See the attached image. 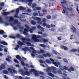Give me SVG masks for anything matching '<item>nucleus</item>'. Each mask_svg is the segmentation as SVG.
<instances>
[{
    "mask_svg": "<svg viewBox=\"0 0 79 79\" xmlns=\"http://www.w3.org/2000/svg\"><path fill=\"white\" fill-rule=\"evenodd\" d=\"M71 30H72V31L73 33H76V32L77 31L76 30V28L73 26L72 25L71 26Z\"/></svg>",
    "mask_w": 79,
    "mask_h": 79,
    "instance_id": "2",
    "label": "nucleus"
},
{
    "mask_svg": "<svg viewBox=\"0 0 79 79\" xmlns=\"http://www.w3.org/2000/svg\"><path fill=\"white\" fill-rule=\"evenodd\" d=\"M33 40H35V42H37L39 41V40L37 39H35Z\"/></svg>",
    "mask_w": 79,
    "mask_h": 79,
    "instance_id": "42",
    "label": "nucleus"
},
{
    "mask_svg": "<svg viewBox=\"0 0 79 79\" xmlns=\"http://www.w3.org/2000/svg\"><path fill=\"white\" fill-rule=\"evenodd\" d=\"M41 8L40 7H36V10H37V11H40V10H41Z\"/></svg>",
    "mask_w": 79,
    "mask_h": 79,
    "instance_id": "30",
    "label": "nucleus"
},
{
    "mask_svg": "<svg viewBox=\"0 0 79 79\" xmlns=\"http://www.w3.org/2000/svg\"><path fill=\"white\" fill-rule=\"evenodd\" d=\"M58 73L59 74H62V73H61V71L60 70H58Z\"/></svg>",
    "mask_w": 79,
    "mask_h": 79,
    "instance_id": "60",
    "label": "nucleus"
},
{
    "mask_svg": "<svg viewBox=\"0 0 79 79\" xmlns=\"http://www.w3.org/2000/svg\"><path fill=\"white\" fill-rule=\"evenodd\" d=\"M38 13H33V15L34 16H38Z\"/></svg>",
    "mask_w": 79,
    "mask_h": 79,
    "instance_id": "37",
    "label": "nucleus"
},
{
    "mask_svg": "<svg viewBox=\"0 0 79 79\" xmlns=\"http://www.w3.org/2000/svg\"><path fill=\"white\" fill-rule=\"evenodd\" d=\"M48 19H51V16L50 15H48L46 17Z\"/></svg>",
    "mask_w": 79,
    "mask_h": 79,
    "instance_id": "44",
    "label": "nucleus"
},
{
    "mask_svg": "<svg viewBox=\"0 0 79 79\" xmlns=\"http://www.w3.org/2000/svg\"><path fill=\"white\" fill-rule=\"evenodd\" d=\"M64 61L65 63H68V61L67 60V59H64Z\"/></svg>",
    "mask_w": 79,
    "mask_h": 79,
    "instance_id": "43",
    "label": "nucleus"
},
{
    "mask_svg": "<svg viewBox=\"0 0 79 79\" xmlns=\"http://www.w3.org/2000/svg\"><path fill=\"white\" fill-rule=\"evenodd\" d=\"M9 21L10 22H12L14 20V18H13V17H9Z\"/></svg>",
    "mask_w": 79,
    "mask_h": 79,
    "instance_id": "13",
    "label": "nucleus"
},
{
    "mask_svg": "<svg viewBox=\"0 0 79 79\" xmlns=\"http://www.w3.org/2000/svg\"><path fill=\"white\" fill-rule=\"evenodd\" d=\"M25 75H26V76H30V73L27 71L25 72Z\"/></svg>",
    "mask_w": 79,
    "mask_h": 79,
    "instance_id": "23",
    "label": "nucleus"
},
{
    "mask_svg": "<svg viewBox=\"0 0 79 79\" xmlns=\"http://www.w3.org/2000/svg\"><path fill=\"white\" fill-rule=\"evenodd\" d=\"M1 44H2L3 45H8V43L5 41H1L0 42Z\"/></svg>",
    "mask_w": 79,
    "mask_h": 79,
    "instance_id": "9",
    "label": "nucleus"
},
{
    "mask_svg": "<svg viewBox=\"0 0 79 79\" xmlns=\"http://www.w3.org/2000/svg\"><path fill=\"white\" fill-rule=\"evenodd\" d=\"M39 62L42 64L44 63V61L42 60H39Z\"/></svg>",
    "mask_w": 79,
    "mask_h": 79,
    "instance_id": "63",
    "label": "nucleus"
},
{
    "mask_svg": "<svg viewBox=\"0 0 79 79\" xmlns=\"http://www.w3.org/2000/svg\"><path fill=\"white\" fill-rule=\"evenodd\" d=\"M26 2H32V0H26Z\"/></svg>",
    "mask_w": 79,
    "mask_h": 79,
    "instance_id": "45",
    "label": "nucleus"
},
{
    "mask_svg": "<svg viewBox=\"0 0 79 79\" xmlns=\"http://www.w3.org/2000/svg\"><path fill=\"white\" fill-rule=\"evenodd\" d=\"M16 58L17 60H19L20 61H23V59L22 58H21V56L19 55H17L16 56Z\"/></svg>",
    "mask_w": 79,
    "mask_h": 79,
    "instance_id": "4",
    "label": "nucleus"
},
{
    "mask_svg": "<svg viewBox=\"0 0 79 79\" xmlns=\"http://www.w3.org/2000/svg\"><path fill=\"white\" fill-rule=\"evenodd\" d=\"M42 23H46L47 22V19L45 18H43L42 20Z\"/></svg>",
    "mask_w": 79,
    "mask_h": 79,
    "instance_id": "22",
    "label": "nucleus"
},
{
    "mask_svg": "<svg viewBox=\"0 0 79 79\" xmlns=\"http://www.w3.org/2000/svg\"><path fill=\"white\" fill-rule=\"evenodd\" d=\"M41 40L42 42H44L45 43L48 42V40H45L44 39H41Z\"/></svg>",
    "mask_w": 79,
    "mask_h": 79,
    "instance_id": "12",
    "label": "nucleus"
},
{
    "mask_svg": "<svg viewBox=\"0 0 79 79\" xmlns=\"http://www.w3.org/2000/svg\"><path fill=\"white\" fill-rule=\"evenodd\" d=\"M32 10H31V9H28L27 10V11L28 13H31Z\"/></svg>",
    "mask_w": 79,
    "mask_h": 79,
    "instance_id": "56",
    "label": "nucleus"
},
{
    "mask_svg": "<svg viewBox=\"0 0 79 79\" xmlns=\"http://www.w3.org/2000/svg\"><path fill=\"white\" fill-rule=\"evenodd\" d=\"M17 15V14L15 15V16H14V17L15 18H20V17L18 16Z\"/></svg>",
    "mask_w": 79,
    "mask_h": 79,
    "instance_id": "48",
    "label": "nucleus"
},
{
    "mask_svg": "<svg viewBox=\"0 0 79 79\" xmlns=\"http://www.w3.org/2000/svg\"><path fill=\"white\" fill-rule=\"evenodd\" d=\"M74 71V69L73 67L71 66L70 67V69H69V71L70 72H71V71Z\"/></svg>",
    "mask_w": 79,
    "mask_h": 79,
    "instance_id": "11",
    "label": "nucleus"
},
{
    "mask_svg": "<svg viewBox=\"0 0 79 79\" xmlns=\"http://www.w3.org/2000/svg\"><path fill=\"white\" fill-rule=\"evenodd\" d=\"M3 34H5V33L3 30H1L0 31V34H1V35H3Z\"/></svg>",
    "mask_w": 79,
    "mask_h": 79,
    "instance_id": "28",
    "label": "nucleus"
},
{
    "mask_svg": "<svg viewBox=\"0 0 79 79\" xmlns=\"http://www.w3.org/2000/svg\"><path fill=\"white\" fill-rule=\"evenodd\" d=\"M5 65L3 64H1L0 67V70H2L3 69H5Z\"/></svg>",
    "mask_w": 79,
    "mask_h": 79,
    "instance_id": "7",
    "label": "nucleus"
},
{
    "mask_svg": "<svg viewBox=\"0 0 79 79\" xmlns=\"http://www.w3.org/2000/svg\"><path fill=\"white\" fill-rule=\"evenodd\" d=\"M61 48L62 49H64L65 51H67L68 50V48L66 46H64L63 45L61 46Z\"/></svg>",
    "mask_w": 79,
    "mask_h": 79,
    "instance_id": "6",
    "label": "nucleus"
},
{
    "mask_svg": "<svg viewBox=\"0 0 79 79\" xmlns=\"http://www.w3.org/2000/svg\"><path fill=\"white\" fill-rule=\"evenodd\" d=\"M21 63L22 66H26V64H25L24 62H23L22 61H21Z\"/></svg>",
    "mask_w": 79,
    "mask_h": 79,
    "instance_id": "39",
    "label": "nucleus"
},
{
    "mask_svg": "<svg viewBox=\"0 0 79 79\" xmlns=\"http://www.w3.org/2000/svg\"><path fill=\"white\" fill-rule=\"evenodd\" d=\"M71 51L72 52H77V50L74 48H73L71 50Z\"/></svg>",
    "mask_w": 79,
    "mask_h": 79,
    "instance_id": "31",
    "label": "nucleus"
},
{
    "mask_svg": "<svg viewBox=\"0 0 79 79\" xmlns=\"http://www.w3.org/2000/svg\"><path fill=\"white\" fill-rule=\"evenodd\" d=\"M35 76H39V74L38 73H35Z\"/></svg>",
    "mask_w": 79,
    "mask_h": 79,
    "instance_id": "51",
    "label": "nucleus"
},
{
    "mask_svg": "<svg viewBox=\"0 0 79 79\" xmlns=\"http://www.w3.org/2000/svg\"><path fill=\"white\" fill-rule=\"evenodd\" d=\"M25 27H26L27 28V29H30V27H29V26H28V25H25Z\"/></svg>",
    "mask_w": 79,
    "mask_h": 79,
    "instance_id": "46",
    "label": "nucleus"
},
{
    "mask_svg": "<svg viewBox=\"0 0 79 79\" xmlns=\"http://www.w3.org/2000/svg\"><path fill=\"white\" fill-rule=\"evenodd\" d=\"M4 5H5V2H1L0 4V6H4Z\"/></svg>",
    "mask_w": 79,
    "mask_h": 79,
    "instance_id": "36",
    "label": "nucleus"
},
{
    "mask_svg": "<svg viewBox=\"0 0 79 79\" xmlns=\"http://www.w3.org/2000/svg\"><path fill=\"white\" fill-rule=\"evenodd\" d=\"M45 53V51L43 49H40V51L39 52V53Z\"/></svg>",
    "mask_w": 79,
    "mask_h": 79,
    "instance_id": "21",
    "label": "nucleus"
},
{
    "mask_svg": "<svg viewBox=\"0 0 79 79\" xmlns=\"http://www.w3.org/2000/svg\"><path fill=\"white\" fill-rule=\"evenodd\" d=\"M16 36L17 38H19V39H20V38L22 37L21 35L19 34H17L16 35Z\"/></svg>",
    "mask_w": 79,
    "mask_h": 79,
    "instance_id": "24",
    "label": "nucleus"
},
{
    "mask_svg": "<svg viewBox=\"0 0 79 79\" xmlns=\"http://www.w3.org/2000/svg\"><path fill=\"white\" fill-rule=\"evenodd\" d=\"M14 61L15 63H17V64H19V62L16 59H14Z\"/></svg>",
    "mask_w": 79,
    "mask_h": 79,
    "instance_id": "35",
    "label": "nucleus"
},
{
    "mask_svg": "<svg viewBox=\"0 0 79 79\" xmlns=\"http://www.w3.org/2000/svg\"><path fill=\"white\" fill-rule=\"evenodd\" d=\"M51 31L52 32H55V29L53 28H51Z\"/></svg>",
    "mask_w": 79,
    "mask_h": 79,
    "instance_id": "59",
    "label": "nucleus"
},
{
    "mask_svg": "<svg viewBox=\"0 0 79 79\" xmlns=\"http://www.w3.org/2000/svg\"><path fill=\"white\" fill-rule=\"evenodd\" d=\"M28 29L27 28H25L24 29V31L26 32H28Z\"/></svg>",
    "mask_w": 79,
    "mask_h": 79,
    "instance_id": "53",
    "label": "nucleus"
},
{
    "mask_svg": "<svg viewBox=\"0 0 79 79\" xmlns=\"http://www.w3.org/2000/svg\"><path fill=\"white\" fill-rule=\"evenodd\" d=\"M44 14H42V13H40L39 15V16H40L41 17H43L44 16Z\"/></svg>",
    "mask_w": 79,
    "mask_h": 79,
    "instance_id": "49",
    "label": "nucleus"
},
{
    "mask_svg": "<svg viewBox=\"0 0 79 79\" xmlns=\"http://www.w3.org/2000/svg\"><path fill=\"white\" fill-rule=\"evenodd\" d=\"M31 72H33V73H36V72H37V71H36V70L34 69H31Z\"/></svg>",
    "mask_w": 79,
    "mask_h": 79,
    "instance_id": "25",
    "label": "nucleus"
},
{
    "mask_svg": "<svg viewBox=\"0 0 79 79\" xmlns=\"http://www.w3.org/2000/svg\"><path fill=\"white\" fill-rule=\"evenodd\" d=\"M42 26L43 27H45L46 26V28H49V29H50L51 27L50 25L47 24L46 23H43L42 24Z\"/></svg>",
    "mask_w": 79,
    "mask_h": 79,
    "instance_id": "3",
    "label": "nucleus"
},
{
    "mask_svg": "<svg viewBox=\"0 0 79 79\" xmlns=\"http://www.w3.org/2000/svg\"><path fill=\"white\" fill-rule=\"evenodd\" d=\"M30 33H33V32H34V30H33V29H32L30 28Z\"/></svg>",
    "mask_w": 79,
    "mask_h": 79,
    "instance_id": "40",
    "label": "nucleus"
},
{
    "mask_svg": "<svg viewBox=\"0 0 79 79\" xmlns=\"http://www.w3.org/2000/svg\"><path fill=\"white\" fill-rule=\"evenodd\" d=\"M3 73L5 74H8V72L6 70H5L3 71Z\"/></svg>",
    "mask_w": 79,
    "mask_h": 79,
    "instance_id": "33",
    "label": "nucleus"
},
{
    "mask_svg": "<svg viewBox=\"0 0 79 79\" xmlns=\"http://www.w3.org/2000/svg\"><path fill=\"white\" fill-rule=\"evenodd\" d=\"M48 75H49L50 76H51V77H55V75L51 73H48Z\"/></svg>",
    "mask_w": 79,
    "mask_h": 79,
    "instance_id": "19",
    "label": "nucleus"
},
{
    "mask_svg": "<svg viewBox=\"0 0 79 79\" xmlns=\"http://www.w3.org/2000/svg\"><path fill=\"white\" fill-rule=\"evenodd\" d=\"M38 29H42V31H44V28L43 27H42L40 26V25H38L37 27Z\"/></svg>",
    "mask_w": 79,
    "mask_h": 79,
    "instance_id": "17",
    "label": "nucleus"
},
{
    "mask_svg": "<svg viewBox=\"0 0 79 79\" xmlns=\"http://www.w3.org/2000/svg\"><path fill=\"white\" fill-rule=\"evenodd\" d=\"M23 34H24V35H28V33L26 31H24L23 32Z\"/></svg>",
    "mask_w": 79,
    "mask_h": 79,
    "instance_id": "52",
    "label": "nucleus"
},
{
    "mask_svg": "<svg viewBox=\"0 0 79 79\" xmlns=\"http://www.w3.org/2000/svg\"><path fill=\"white\" fill-rule=\"evenodd\" d=\"M52 53H54V54H55V55H57V52H56V51H55V50H53L52 52Z\"/></svg>",
    "mask_w": 79,
    "mask_h": 79,
    "instance_id": "41",
    "label": "nucleus"
},
{
    "mask_svg": "<svg viewBox=\"0 0 79 79\" xmlns=\"http://www.w3.org/2000/svg\"><path fill=\"white\" fill-rule=\"evenodd\" d=\"M37 23L38 24H39V25H40V24H42V22L41 20H38L37 22Z\"/></svg>",
    "mask_w": 79,
    "mask_h": 79,
    "instance_id": "26",
    "label": "nucleus"
},
{
    "mask_svg": "<svg viewBox=\"0 0 79 79\" xmlns=\"http://www.w3.org/2000/svg\"><path fill=\"white\" fill-rule=\"evenodd\" d=\"M18 20L16 19L14 21V24H18Z\"/></svg>",
    "mask_w": 79,
    "mask_h": 79,
    "instance_id": "32",
    "label": "nucleus"
},
{
    "mask_svg": "<svg viewBox=\"0 0 79 79\" xmlns=\"http://www.w3.org/2000/svg\"><path fill=\"white\" fill-rule=\"evenodd\" d=\"M24 69L25 71H28V69H27V68H26V67H24Z\"/></svg>",
    "mask_w": 79,
    "mask_h": 79,
    "instance_id": "64",
    "label": "nucleus"
},
{
    "mask_svg": "<svg viewBox=\"0 0 79 79\" xmlns=\"http://www.w3.org/2000/svg\"><path fill=\"white\" fill-rule=\"evenodd\" d=\"M40 77H41V79H45V77L44 76H41Z\"/></svg>",
    "mask_w": 79,
    "mask_h": 79,
    "instance_id": "62",
    "label": "nucleus"
},
{
    "mask_svg": "<svg viewBox=\"0 0 79 79\" xmlns=\"http://www.w3.org/2000/svg\"><path fill=\"white\" fill-rule=\"evenodd\" d=\"M39 58H44V57L42 56L41 55H40L39 56Z\"/></svg>",
    "mask_w": 79,
    "mask_h": 79,
    "instance_id": "61",
    "label": "nucleus"
},
{
    "mask_svg": "<svg viewBox=\"0 0 79 79\" xmlns=\"http://www.w3.org/2000/svg\"><path fill=\"white\" fill-rule=\"evenodd\" d=\"M27 45H28L30 46V45H31V43L29 42H27Z\"/></svg>",
    "mask_w": 79,
    "mask_h": 79,
    "instance_id": "57",
    "label": "nucleus"
},
{
    "mask_svg": "<svg viewBox=\"0 0 79 79\" xmlns=\"http://www.w3.org/2000/svg\"><path fill=\"white\" fill-rule=\"evenodd\" d=\"M19 9L17 8L16 10V13L17 14V15L18 16V14L19 13Z\"/></svg>",
    "mask_w": 79,
    "mask_h": 79,
    "instance_id": "20",
    "label": "nucleus"
},
{
    "mask_svg": "<svg viewBox=\"0 0 79 79\" xmlns=\"http://www.w3.org/2000/svg\"><path fill=\"white\" fill-rule=\"evenodd\" d=\"M31 36H32V38L33 40L35 39H37V36H36L35 35H32Z\"/></svg>",
    "mask_w": 79,
    "mask_h": 79,
    "instance_id": "14",
    "label": "nucleus"
},
{
    "mask_svg": "<svg viewBox=\"0 0 79 79\" xmlns=\"http://www.w3.org/2000/svg\"><path fill=\"white\" fill-rule=\"evenodd\" d=\"M26 38H21V40L22 41V42H23V43H25V42L24 41H25L26 40Z\"/></svg>",
    "mask_w": 79,
    "mask_h": 79,
    "instance_id": "18",
    "label": "nucleus"
},
{
    "mask_svg": "<svg viewBox=\"0 0 79 79\" xmlns=\"http://www.w3.org/2000/svg\"><path fill=\"white\" fill-rule=\"evenodd\" d=\"M40 47H46V45H45V44H40Z\"/></svg>",
    "mask_w": 79,
    "mask_h": 79,
    "instance_id": "38",
    "label": "nucleus"
},
{
    "mask_svg": "<svg viewBox=\"0 0 79 79\" xmlns=\"http://www.w3.org/2000/svg\"><path fill=\"white\" fill-rule=\"evenodd\" d=\"M46 63H50V61L49 60H46Z\"/></svg>",
    "mask_w": 79,
    "mask_h": 79,
    "instance_id": "55",
    "label": "nucleus"
},
{
    "mask_svg": "<svg viewBox=\"0 0 79 79\" xmlns=\"http://www.w3.org/2000/svg\"><path fill=\"white\" fill-rule=\"evenodd\" d=\"M12 71H13L14 73H15V74H17V71H16V70H15V69H13Z\"/></svg>",
    "mask_w": 79,
    "mask_h": 79,
    "instance_id": "50",
    "label": "nucleus"
},
{
    "mask_svg": "<svg viewBox=\"0 0 79 79\" xmlns=\"http://www.w3.org/2000/svg\"><path fill=\"white\" fill-rule=\"evenodd\" d=\"M8 71H9L10 73V74H13V72L12 71V69L11 68H9L8 69Z\"/></svg>",
    "mask_w": 79,
    "mask_h": 79,
    "instance_id": "10",
    "label": "nucleus"
},
{
    "mask_svg": "<svg viewBox=\"0 0 79 79\" xmlns=\"http://www.w3.org/2000/svg\"><path fill=\"white\" fill-rule=\"evenodd\" d=\"M51 69L53 70H55L56 69V68L53 66L51 67Z\"/></svg>",
    "mask_w": 79,
    "mask_h": 79,
    "instance_id": "54",
    "label": "nucleus"
},
{
    "mask_svg": "<svg viewBox=\"0 0 79 79\" xmlns=\"http://www.w3.org/2000/svg\"><path fill=\"white\" fill-rule=\"evenodd\" d=\"M30 49H31V50H32V53H34V54H35L36 53L37 51L35 50H34V48L33 47H31L30 48Z\"/></svg>",
    "mask_w": 79,
    "mask_h": 79,
    "instance_id": "8",
    "label": "nucleus"
},
{
    "mask_svg": "<svg viewBox=\"0 0 79 79\" xmlns=\"http://www.w3.org/2000/svg\"><path fill=\"white\" fill-rule=\"evenodd\" d=\"M14 12H15V10H13L11 11L3 12L2 14L3 16H7L8 15H11V13H14Z\"/></svg>",
    "mask_w": 79,
    "mask_h": 79,
    "instance_id": "1",
    "label": "nucleus"
},
{
    "mask_svg": "<svg viewBox=\"0 0 79 79\" xmlns=\"http://www.w3.org/2000/svg\"><path fill=\"white\" fill-rule=\"evenodd\" d=\"M36 6H37V4L35 3H33L32 5V7L33 8H35Z\"/></svg>",
    "mask_w": 79,
    "mask_h": 79,
    "instance_id": "16",
    "label": "nucleus"
},
{
    "mask_svg": "<svg viewBox=\"0 0 79 79\" xmlns=\"http://www.w3.org/2000/svg\"><path fill=\"white\" fill-rule=\"evenodd\" d=\"M47 35L45 33H43L42 35V37H47Z\"/></svg>",
    "mask_w": 79,
    "mask_h": 79,
    "instance_id": "27",
    "label": "nucleus"
},
{
    "mask_svg": "<svg viewBox=\"0 0 79 79\" xmlns=\"http://www.w3.org/2000/svg\"><path fill=\"white\" fill-rule=\"evenodd\" d=\"M31 24H32L33 25H35L36 24V23L34 21L32 20L31 21Z\"/></svg>",
    "mask_w": 79,
    "mask_h": 79,
    "instance_id": "29",
    "label": "nucleus"
},
{
    "mask_svg": "<svg viewBox=\"0 0 79 79\" xmlns=\"http://www.w3.org/2000/svg\"><path fill=\"white\" fill-rule=\"evenodd\" d=\"M26 41L27 42H31V40L29 38H27L26 39Z\"/></svg>",
    "mask_w": 79,
    "mask_h": 79,
    "instance_id": "58",
    "label": "nucleus"
},
{
    "mask_svg": "<svg viewBox=\"0 0 79 79\" xmlns=\"http://www.w3.org/2000/svg\"><path fill=\"white\" fill-rule=\"evenodd\" d=\"M18 44L20 45V46H23V45H24V43L20 41H19L18 42Z\"/></svg>",
    "mask_w": 79,
    "mask_h": 79,
    "instance_id": "15",
    "label": "nucleus"
},
{
    "mask_svg": "<svg viewBox=\"0 0 79 79\" xmlns=\"http://www.w3.org/2000/svg\"><path fill=\"white\" fill-rule=\"evenodd\" d=\"M19 8L21 10H25V8L22 6H20Z\"/></svg>",
    "mask_w": 79,
    "mask_h": 79,
    "instance_id": "34",
    "label": "nucleus"
},
{
    "mask_svg": "<svg viewBox=\"0 0 79 79\" xmlns=\"http://www.w3.org/2000/svg\"><path fill=\"white\" fill-rule=\"evenodd\" d=\"M53 64H54L56 66V67H58V65H57V63L56 62H54Z\"/></svg>",
    "mask_w": 79,
    "mask_h": 79,
    "instance_id": "47",
    "label": "nucleus"
},
{
    "mask_svg": "<svg viewBox=\"0 0 79 79\" xmlns=\"http://www.w3.org/2000/svg\"><path fill=\"white\" fill-rule=\"evenodd\" d=\"M43 56L47 58V56H48V57H50V56H51V55H50L49 53H47L46 54H43Z\"/></svg>",
    "mask_w": 79,
    "mask_h": 79,
    "instance_id": "5",
    "label": "nucleus"
}]
</instances>
